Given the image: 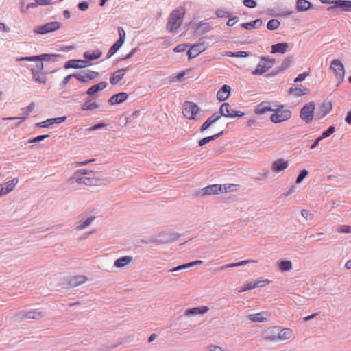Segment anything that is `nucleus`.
I'll return each mask as SVG.
<instances>
[{"label": "nucleus", "mask_w": 351, "mask_h": 351, "mask_svg": "<svg viewBox=\"0 0 351 351\" xmlns=\"http://www.w3.org/2000/svg\"><path fill=\"white\" fill-rule=\"evenodd\" d=\"M208 44L207 43L201 40L191 46L187 51L189 59L197 57L202 52L204 51L208 48Z\"/></svg>", "instance_id": "nucleus-11"}, {"label": "nucleus", "mask_w": 351, "mask_h": 351, "mask_svg": "<svg viewBox=\"0 0 351 351\" xmlns=\"http://www.w3.org/2000/svg\"><path fill=\"white\" fill-rule=\"evenodd\" d=\"M86 74L87 75L88 81L95 79L97 75H99V73L97 72L92 71H86Z\"/></svg>", "instance_id": "nucleus-54"}, {"label": "nucleus", "mask_w": 351, "mask_h": 351, "mask_svg": "<svg viewBox=\"0 0 351 351\" xmlns=\"http://www.w3.org/2000/svg\"><path fill=\"white\" fill-rule=\"evenodd\" d=\"M71 181L89 186H99L101 182L104 184L110 182L108 179L97 178L95 171L84 169L75 171L71 177Z\"/></svg>", "instance_id": "nucleus-1"}, {"label": "nucleus", "mask_w": 351, "mask_h": 351, "mask_svg": "<svg viewBox=\"0 0 351 351\" xmlns=\"http://www.w3.org/2000/svg\"><path fill=\"white\" fill-rule=\"evenodd\" d=\"M123 43H121V40H117L109 49L107 57L110 58L123 45Z\"/></svg>", "instance_id": "nucleus-37"}, {"label": "nucleus", "mask_w": 351, "mask_h": 351, "mask_svg": "<svg viewBox=\"0 0 351 351\" xmlns=\"http://www.w3.org/2000/svg\"><path fill=\"white\" fill-rule=\"evenodd\" d=\"M43 140H44V135H40V136H38L33 139L29 140L28 143H37V142L42 141Z\"/></svg>", "instance_id": "nucleus-58"}, {"label": "nucleus", "mask_w": 351, "mask_h": 351, "mask_svg": "<svg viewBox=\"0 0 351 351\" xmlns=\"http://www.w3.org/2000/svg\"><path fill=\"white\" fill-rule=\"evenodd\" d=\"M132 260L131 256H123L117 259L114 262V266L117 267H123L129 264Z\"/></svg>", "instance_id": "nucleus-32"}, {"label": "nucleus", "mask_w": 351, "mask_h": 351, "mask_svg": "<svg viewBox=\"0 0 351 351\" xmlns=\"http://www.w3.org/2000/svg\"><path fill=\"white\" fill-rule=\"evenodd\" d=\"M199 108L197 105L191 101H185L183 104L182 113L188 119L197 120L199 117Z\"/></svg>", "instance_id": "nucleus-8"}, {"label": "nucleus", "mask_w": 351, "mask_h": 351, "mask_svg": "<svg viewBox=\"0 0 351 351\" xmlns=\"http://www.w3.org/2000/svg\"><path fill=\"white\" fill-rule=\"evenodd\" d=\"M315 104L309 102L302 107L300 111V117L306 123L311 122L314 115Z\"/></svg>", "instance_id": "nucleus-10"}, {"label": "nucleus", "mask_w": 351, "mask_h": 351, "mask_svg": "<svg viewBox=\"0 0 351 351\" xmlns=\"http://www.w3.org/2000/svg\"><path fill=\"white\" fill-rule=\"evenodd\" d=\"M248 319L252 322H263L267 320L268 313L265 311L250 314L247 316Z\"/></svg>", "instance_id": "nucleus-18"}, {"label": "nucleus", "mask_w": 351, "mask_h": 351, "mask_svg": "<svg viewBox=\"0 0 351 351\" xmlns=\"http://www.w3.org/2000/svg\"><path fill=\"white\" fill-rule=\"evenodd\" d=\"M202 263V261H193V262H190V263H188L186 264H184V265H179L173 269H172L171 270V272H173V271H179V270H181L182 269H186V268H189L190 267H192L193 265H201Z\"/></svg>", "instance_id": "nucleus-36"}, {"label": "nucleus", "mask_w": 351, "mask_h": 351, "mask_svg": "<svg viewBox=\"0 0 351 351\" xmlns=\"http://www.w3.org/2000/svg\"><path fill=\"white\" fill-rule=\"evenodd\" d=\"M262 25L261 19H256L250 23H245L241 24V27L245 29L251 30L256 27H259Z\"/></svg>", "instance_id": "nucleus-31"}, {"label": "nucleus", "mask_w": 351, "mask_h": 351, "mask_svg": "<svg viewBox=\"0 0 351 351\" xmlns=\"http://www.w3.org/2000/svg\"><path fill=\"white\" fill-rule=\"evenodd\" d=\"M280 26V22L277 19H271L268 21L267 27L269 30H276Z\"/></svg>", "instance_id": "nucleus-42"}, {"label": "nucleus", "mask_w": 351, "mask_h": 351, "mask_svg": "<svg viewBox=\"0 0 351 351\" xmlns=\"http://www.w3.org/2000/svg\"><path fill=\"white\" fill-rule=\"evenodd\" d=\"M278 266L280 270L283 271H289L292 269V264L289 261H280Z\"/></svg>", "instance_id": "nucleus-41"}, {"label": "nucleus", "mask_w": 351, "mask_h": 351, "mask_svg": "<svg viewBox=\"0 0 351 351\" xmlns=\"http://www.w3.org/2000/svg\"><path fill=\"white\" fill-rule=\"evenodd\" d=\"M346 122H347L348 124H351V112H348L346 119Z\"/></svg>", "instance_id": "nucleus-64"}, {"label": "nucleus", "mask_w": 351, "mask_h": 351, "mask_svg": "<svg viewBox=\"0 0 351 351\" xmlns=\"http://www.w3.org/2000/svg\"><path fill=\"white\" fill-rule=\"evenodd\" d=\"M99 104L95 101H87L81 107L82 110H93L99 108Z\"/></svg>", "instance_id": "nucleus-39"}, {"label": "nucleus", "mask_w": 351, "mask_h": 351, "mask_svg": "<svg viewBox=\"0 0 351 351\" xmlns=\"http://www.w3.org/2000/svg\"><path fill=\"white\" fill-rule=\"evenodd\" d=\"M339 232L350 233L351 232V227L350 226L344 225L339 228Z\"/></svg>", "instance_id": "nucleus-53"}, {"label": "nucleus", "mask_w": 351, "mask_h": 351, "mask_svg": "<svg viewBox=\"0 0 351 351\" xmlns=\"http://www.w3.org/2000/svg\"><path fill=\"white\" fill-rule=\"evenodd\" d=\"M19 183V179L18 178H13L12 180H10L5 183L0 184V197L5 195L11 191H12L16 184Z\"/></svg>", "instance_id": "nucleus-12"}, {"label": "nucleus", "mask_w": 351, "mask_h": 351, "mask_svg": "<svg viewBox=\"0 0 351 351\" xmlns=\"http://www.w3.org/2000/svg\"><path fill=\"white\" fill-rule=\"evenodd\" d=\"M231 87L229 85H223L217 92V98L220 101L226 100L230 95Z\"/></svg>", "instance_id": "nucleus-15"}, {"label": "nucleus", "mask_w": 351, "mask_h": 351, "mask_svg": "<svg viewBox=\"0 0 351 351\" xmlns=\"http://www.w3.org/2000/svg\"><path fill=\"white\" fill-rule=\"evenodd\" d=\"M34 107L35 104L34 103H32L27 107L22 108L21 110L23 112V114H24L25 117H27L32 112Z\"/></svg>", "instance_id": "nucleus-45"}, {"label": "nucleus", "mask_w": 351, "mask_h": 351, "mask_svg": "<svg viewBox=\"0 0 351 351\" xmlns=\"http://www.w3.org/2000/svg\"><path fill=\"white\" fill-rule=\"evenodd\" d=\"M289 93L293 94L295 96H302L308 94L309 90L308 88L304 87L303 86H300L299 87L290 88Z\"/></svg>", "instance_id": "nucleus-28"}, {"label": "nucleus", "mask_w": 351, "mask_h": 351, "mask_svg": "<svg viewBox=\"0 0 351 351\" xmlns=\"http://www.w3.org/2000/svg\"><path fill=\"white\" fill-rule=\"evenodd\" d=\"M320 1L324 4H334L336 5V3L339 2V0H320Z\"/></svg>", "instance_id": "nucleus-60"}, {"label": "nucleus", "mask_w": 351, "mask_h": 351, "mask_svg": "<svg viewBox=\"0 0 351 351\" xmlns=\"http://www.w3.org/2000/svg\"><path fill=\"white\" fill-rule=\"evenodd\" d=\"M184 15L185 9L183 7H180L173 10L168 19L167 29L169 32L178 30L182 23Z\"/></svg>", "instance_id": "nucleus-3"}, {"label": "nucleus", "mask_w": 351, "mask_h": 351, "mask_svg": "<svg viewBox=\"0 0 351 351\" xmlns=\"http://www.w3.org/2000/svg\"><path fill=\"white\" fill-rule=\"evenodd\" d=\"M216 14L218 17H228V13L222 10H217Z\"/></svg>", "instance_id": "nucleus-59"}, {"label": "nucleus", "mask_w": 351, "mask_h": 351, "mask_svg": "<svg viewBox=\"0 0 351 351\" xmlns=\"http://www.w3.org/2000/svg\"><path fill=\"white\" fill-rule=\"evenodd\" d=\"M330 70L334 73L339 83L343 80L345 74L344 66L339 60H332L330 65Z\"/></svg>", "instance_id": "nucleus-9"}, {"label": "nucleus", "mask_w": 351, "mask_h": 351, "mask_svg": "<svg viewBox=\"0 0 351 351\" xmlns=\"http://www.w3.org/2000/svg\"><path fill=\"white\" fill-rule=\"evenodd\" d=\"M221 193L236 191L239 188V184H221Z\"/></svg>", "instance_id": "nucleus-34"}, {"label": "nucleus", "mask_w": 351, "mask_h": 351, "mask_svg": "<svg viewBox=\"0 0 351 351\" xmlns=\"http://www.w3.org/2000/svg\"><path fill=\"white\" fill-rule=\"evenodd\" d=\"M221 184H211L204 189H202L200 191V194L202 196L205 195H218L221 193Z\"/></svg>", "instance_id": "nucleus-13"}, {"label": "nucleus", "mask_w": 351, "mask_h": 351, "mask_svg": "<svg viewBox=\"0 0 351 351\" xmlns=\"http://www.w3.org/2000/svg\"><path fill=\"white\" fill-rule=\"evenodd\" d=\"M271 281L269 279H264L261 280H257L254 282L255 288L257 287H263L267 285H269Z\"/></svg>", "instance_id": "nucleus-44"}, {"label": "nucleus", "mask_w": 351, "mask_h": 351, "mask_svg": "<svg viewBox=\"0 0 351 351\" xmlns=\"http://www.w3.org/2000/svg\"><path fill=\"white\" fill-rule=\"evenodd\" d=\"M93 161H95V159L88 160H84V161H82V162H76V166L77 167V166L86 165H88L90 162H93Z\"/></svg>", "instance_id": "nucleus-61"}, {"label": "nucleus", "mask_w": 351, "mask_h": 351, "mask_svg": "<svg viewBox=\"0 0 351 351\" xmlns=\"http://www.w3.org/2000/svg\"><path fill=\"white\" fill-rule=\"evenodd\" d=\"M89 7V3L87 1H82L78 4V8L82 11L86 10Z\"/></svg>", "instance_id": "nucleus-57"}, {"label": "nucleus", "mask_w": 351, "mask_h": 351, "mask_svg": "<svg viewBox=\"0 0 351 351\" xmlns=\"http://www.w3.org/2000/svg\"><path fill=\"white\" fill-rule=\"evenodd\" d=\"M95 217H90L85 220H80L77 226L76 229L77 230H83L90 225V223L94 221Z\"/></svg>", "instance_id": "nucleus-33"}, {"label": "nucleus", "mask_w": 351, "mask_h": 351, "mask_svg": "<svg viewBox=\"0 0 351 351\" xmlns=\"http://www.w3.org/2000/svg\"><path fill=\"white\" fill-rule=\"evenodd\" d=\"M66 119V117H61L45 120V128L50 127L54 123H60Z\"/></svg>", "instance_id": "nucleus-38"}, {"label": "nucleus", "mask_w": 351, "mask_h": 351, "mask_svg": "<svg viewBox=\"0 0 351 351\" xmlns=\"http://www.w3.org/2000/svg\"><path fill=\"white\" fill-rule=\"evenodd\" d=\"M254 289H255L254 282H247L243 286V287L240 290V292H244Z\"/></svg>", "instance_id": "nucleus-47"}, {"label": "nucleus", "mask_w": 351, "mask_h": 351, "mask_svg": "<svg viewBox=\"0 0 351 351\" xmlns=\"http://www.w3.org/2000/svg\"><path fill=\"white\" fill-rule=\"evenodd\" d=\"M308 173V172L306 170H302L296 179V183H300L306 177Z\"/></svg>", "instance_id": "nucleus-49"}, {"label": "nucleus", "mask_w": 351, "mask_h": 351, "mask_svg": "<svg viewBox=\"0 0 351 351\" xmlns=\"http://www.w3.org/2000/svg\"><path fill=\"white\" fill-rule=\"evenodd\" d=\"M106 126V125L105 123H97V124L90 127L88 129V130L89 131H94V130H99V129H101L103 128H105Z\"/></svg>", "instance_id": "nucleus-56"}, {"label": "nucleus", "mask_w": 351, "mask_h": 351, "mask_svg": "<svg viewBox=\"0 0 351 351\" xmlns=\"http://www.w3.org/2000/svg\"><path fill=\"white\" fill-rule=\"evenodd\" d=\"M128 97V95L126 93L121 92L112 95L108 99V103L110 105H115L125 101Z\"/></svg>", "instance_id": "nucleus-17"}, {"label": "nucleus", "mask_w": 351, "mask_h": 351, "mask_svg": "<svg viewBox=\"0 0 351 351\" xmlns=\"http://www.w3.org/2000/svg\"><path fill=\"white\" fill-rule=\"evenodd\" d=\"M244 115L243 112L240 111H234L232 110L231 106L228 103H223L219 109V114L214 113L201 126L199 130L201 132H204L207 130L213 123H215L218 121L221 116L233 118L235 117H243Z\"/></svg>", "instance_id": "nucleus-2"}, {"label": "nucleus", "mask_w": 351, "mask_h": 351, "mask_svg": "<svg viewBox=\"0 0 351 351\" xmlns=\"http://www.w3.org/2000/svg\"><path fill=\"white\" fill-rule=\"evenodd\" d=\"M312 4L307 0H298L296 3V8L298 12H304L310 9Z\"/></svg>", "instance_id": "nucleus-27"}, {"label": "nucleus", "mask_w": 351, "mask_h": 351, "mask_svg": "<svg viewBox=\"0 0 351 351\" xmlns=\"http://www.w3.org/2000/svg\"><path fill=\"white\" fill-rule=\"evenodd\" d=\"M189 47V45H188V44L178 45L174 48L173 51L176 53L182 52V51H185L186 49V48Z\"/></svg>", "instance_id": "nucleus-48"}, {"label": "nucleus", "mask_w": 351, "mask_h": 351, "mask_svg": "<svg viewBox=\"0 0 351 351\" xmlns=\"http://www.w3.org/2000/svg\"><path fill=\"white\" fill-rule=\"evenodd\" d=\"M275 63V59L263 56L260 58L256 69L252 72V74L254 75H261L269 71Z\"/></svg>", "instance_id": "nucleus-7"}, {"label": "nucleus", "mask_w": 351, "mask_h": 351, "mask_svg": "<svg viewBox=\"0 0 351 351\" xmlns=\"http://www.w3.org/2000/svg\"><path fill=\"white\" fill-rule=\"evenodd\" d=\"M257 263L256 260H253V259L245 260V261H240L238 263L223 265L219 268V270H224L228 268L239 267V266L245 265L249 263Z\"/></svg>", "instance_id": "nucleus-24"}, {"label": "nucleus", "mask_w": 351, "mask_h": 351, "mask_svg": "<svg viewBox=\"0 0 351 351\" xmlns=\"http://www.w3.org/2000/svg\"><path fill=\"white\" fill-rule=\"evenodd\" d=\"M84 62L83 60H71L67 62L66 67L81 69L86 66V65L84 64Z\"/></svg>", "instance_id": "nucleus-35"}, {"label": "nucleus", "mask_w": 351, "mask_h": 351, "mask_svg": "<svg viewBox=\"0 0 351 351\" xmlns=\"http://www.w3.org/2000/svg\"><path fill=\"white\" fill-rule=\"evenodd\" d=\"M332 104L329 101H324L322 103V104L320 106L319 110L321 114L319 115V118H322L324 116H326L328 113H329L332 110ZM319 114H318L319 115Z\"/></svg>", "instance_id": "nucleus-25"}, {"label": "nucleus", "mask_w": 351, "mask_h": 351, "mask_svg": "<svg viewBox=\"0 0 351 351\" xmlns=\"http://www.w3.org/2000/svg\"><path fill=\"white\" fill-rule=\"evenodd\" d=\"M273 108L267 102H261L257 105L254 109V113L256 114H264L268 112H272Z\"/></svg>", "instance_id": "nucleus-20"}, {"label": "nucleus", "mask_w": 351, "mask_h": 351, "mask_svg": "<svg viewBox=\"0 0 351 351\" xmlns=\"http://www.w3.org/2000/svg\"><path fill=\"white\" fill-rule=\"evenodd\" d=\"M128 69H122L114 72L110 77V82L112 85L117 84L124 77Z\"/></svg>", "instance_id": "nucleus-16"}, {"label": "nucleus", "mask_w": 351, "mask_h": 351, "mask_svg": "<svg viewBox=\"0 0 351 351\" xmlns=\"http://www.w3.org/2000/svg\"><path fill=\"white\" fill-rule=\"evenodd\" d=\"M301 215L306 220H311L313 218V215L305 209L302 210Z\"/></svg>", "instance_id": "nucleus-46"}, {"label": "nucleus", "mask_w": 351, "mask_h": 351, "mask_svg": "<svg viewBox=\"0 0 351 351\" xmlns=\"http://www.w3.org/2000/svg\"><path fill=\"white\" fill-rule=\"evenodd\" d=\"M243 4L245 5V6L250 8H253L256 6V3L254 0H244Z\"/></svg>", "instance_id": "nucleus-52"}, {"label": "nucleus", "mask_w": 351, "mask_h": 351, "mask_svg": "<svg viewBox=\"0 0 351 351\" xmlns=\"http://www.w3.org/2000/svg\"><path fill=\"white\" fill-rule=\"evenodd\" d=\"M73 77L82 82L86 83L88 82L86 71L75 73Z\"/></svg>", "instance_id": "nucleus-43"}, {"label": "nucleus", "mask_w": 351, "mask_h": 351, "mask_svg": "<svg viewBox=\"0 0 351 351\" xmlns=\"http://www.w3.org/2000/svg\"><path fill=\"white\" fill-rule=\"evenodd\" d=\"M107 86V83L105 82H101L95 85H93L90 88H89L86 92V93L89 95H92L94 93L104 90Z\"/></svg>", "instance_id": "nucleus-26"}, {"label": "nucleus", "mask_w": 351, "mask_h": 351, "mask_svg": "<svg viewBox=\"0 0 351 351\" xmlns=\"http://www.w3.org/2000/svg\"><path fill=\"white\" fill-rule=\"evenodd\" d=\"M249 53L246 51H238L235 54V57H247Z\"/></svg>", "instance_id": "nucleus-62"}, {"label": "nucleus", "mask_w": 351, "mask_h": 351, "mask_svg": "<svg viewBox=\"0 0 351 351\" xmlns=\"http://www.w3.org/2000/svg\"><path fill=\"white\" fill-rule=\"evenodd\" d=\"M86 280L87 278L85 276L79 275L71 278L68 284L70 287H74L80 286V285L84 283Z\"/></svg>", "instance_id": "nucleus-22"}, {"label": "nucleus", "mask_w": 351, "mask_h": 351, "mask_svg": "<svg viewBox=\"0 0 351 351\" xmlns=\"http://www.w3.org/2000/svg\"><path fill=\"white\" fill-rule=\"evenodd\" d=\"M308 75H309V73H308V72H304L303 73L299 74L298 76L295 79L294 82H302V81L304 80V79Z\"/></svg>", "instance_id": "nucleus-55"}, {"label": "nucleus", "mask_w": 351, "mask_h": 351, "mask_svg": "<svg viewBox=\"0 0 351 351\" xmlns=\"http://www.w3.org/2000/svg\"><path fill=\"white\" fill-rule=\"evenodd\" d=\"M289 167V162L283 158L275 160L271 165V170L275 173H280L286 170Z\"/></svg>", "instance_id": "nucleus-14"}, {"label": "nucleus", "mask_w": 351, "mask_h": 351, "mask_svg": "<svg viewBox=\"0 0 351 351\" xmlns=\"http://www.w3.org/2000/svg\"><path fill=\"white\" fill-rule=\"evenodd\" d=\"M340 8L341 10L344 12L351 11V1L339 0V2H337V3H336V5L329 7L328 8V10H331L333 8Z\"/></svg>", "instance_id": "nucleus-23"}, {"label": "nucleus", "mask_w": 351, "mask_h": 351, "mask_svg": "<svg viewBox=\"0 0 351 351\" xmlns=\"http://www.w3.org/2000/svg\"><path fill=\"white\" fill-rule=\"evenodd\" d=\"M44 54L37 56H32V57H24L17 59L18 61H33L34 60L36 62V67H33L31 69L33 77L36 81H38L39 82H43L42 78L43 77V73L42 70L43 69V60Z\"/></svg>", "instance_id": "nucleus-5"}, {"label": "nucleus", "mask_w": 351, "mask_h": 351, "mask_svg": "<svg viewBox=\"0 0 351 351\" xmlns=\"http://www.w3.org/2000/svg\"><path fill=\"white\" fill-rule=\"evenodd\" d=\"M291 117V112L285 108L283 105L277 106L276 108H273L270 120L274 123H279L289 120Z\"/></svg>", "instance_id": "nucleus-6"}, {"label": "nucleus", "mask_w": 351, "mask_h": 351, "mask_svg": "<svg viewBox=\"0 0 351 351\" xmlns=\"http://www.w3.org/2000/svg\"><path fill=\"white\" fill-rule=\"evenodd\" d=\"M293 332L291 329L285 328L280 330L276 327L268 328L265 332V337L272 341L277 340H287L292 337Z\"/></svg>", "instance_id": "nucleus-4"}, {"label": "nucleus", "mask_w": 351, "mask_h": 351, "mask_svg": "<svg viewBox=\"0 0 351 351\" xmlns=\"http://www.w3.org/2000/svg\"><path fill=\"white\" fill-rule=\"evenodd\" d=\"M289 49V45L287 43H280L275 45H273L271 46V53H286Z\"/></svg>", "instance_id": "nucleus-21"}, {"label": "nucleus", "mask_w": 351, "mask_h": 351, "mask_svg": "<svg viewBox=\"0 0 351 351\" xmlns=\"http://www.w3.org/2000/svg\"><path fill=\"white\" fill-rule=\"evenodd\" d=\"M101 56V51L99 50L87 51L84 53V58L88 60L98 59Z\"/></svg>", "instance_id": "nucleus-30"}, {"label": "nucleus", "mask_w": 351, "mask_h": 351, "mask_svg": "<svg viewBox=\"0 0 351 351\" xmlns=\"http://www.w3.org/2000/svg\"><path fill=\"white\" fill-rule=\"evenodd\" d=\"M223 134V132H221L217 134H215V135H213V136H208V137H205L204 138H202V140H200L198 143V145L199 147H202L204 146V145L210 143V141L215 140L216 138L219 137V136H221V134Z\"/></svg>", "instance_id": "nucleus-40"}, {"label": "nucleus", "mask_w": 351, "mask_h": 351, "mask_svg": "<svg viewBox=\"0 0 351 351\" xmlns=\"http://www.w3.org/2000/svg\"><path fill=\"white\" fill-rule=\"evenodd\" d=\"M335 129L334 126L329 127L326 131H325L322 133V138H326L330 136L332 134H333L335 132Z\"/></svg>", "instance_id": "nucleus-50"}, {"label": "nucleus", "mask_w": 351, "mask_h": 351, "mask_svg": "<svg viewBox=\"0 0 351 351\" xmlns=\"http://www.w3.org/2000/svg\"><path fill=\"white\" fill-rule=\"evenodd\" d=\"M118 33L119 36V39L118 40H121V43H124L125 39V32L123 27H119L118 28Z\"/></svg>", "instance_id": "nucleus-51"}, {"label": "nucleus", "mask_w": 351, "mask_h": 351, "mask_svg": "<svg viewBox=\"0 0 351 351\" xmlns=\"http://www.w3.org/2000/svg\"><path fill=\"white\" fill-rule=\"evenodd\" d=\"M209 311V308L206 306H202L199 307H195L192 308L187 309L185 312V315H203Z\"/></svg>", "instance_id": "nucleus-19"}, {"label": "nucleus", "mask_w": 351, "mask_h": 351, "mask_svg": "<svg viewBox=\"0 0 351 351\" xmlns=\"http://www.w3.org/2000/svg\"><path fill=\"white\" fill-rule=\"evenodd\" d=\"M236 19H237V17H233L232 19H230L227 22V25L228 26H233L237 21L236 20Z\"/></svg>", "instance_id": "nucleus-63"}, {"label": "nucleus", "mask_w": 351, "mask_h": 351, "mask_svg": "<svg viewBox=\"0 0 351 351\" xmlns=\"http://www.w3.org/2000/svg\"><path fill=\"white\" fill-rule=\"evenodd\" d=\"M62 23L58 21L50 22L45 23V34L52 32L60 29Z\"/></svg>", "instance_id": "nucleus-29"}]
</instances>
